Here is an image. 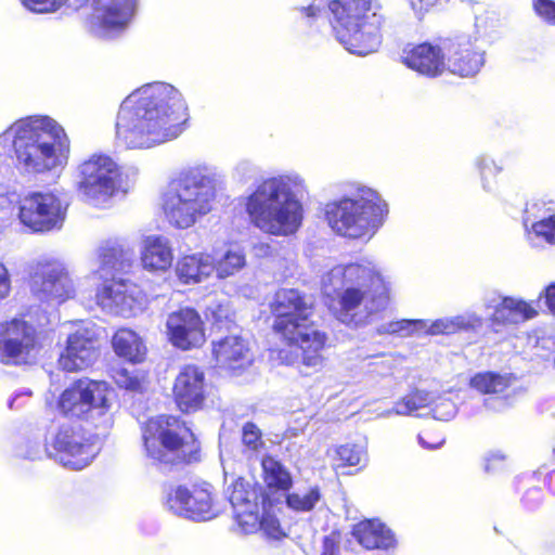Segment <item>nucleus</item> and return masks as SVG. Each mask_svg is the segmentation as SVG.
Here are the masks:
<instances>
[{"label":"nucleus","instance_id":"nucleus-1","mask_svg":"<svg viewBox=\"0 0 555 555\" xmlns=\"http://www.w3.org/2000/svg\"><path fill=\"white\" fill-rule=\"evenodd\" d=\"M188 119L186 102L177 88L159 81L147 83L121 102L116 140L126 149H153L177 139Z\"/></svg>","mask_w":555,"mask_h":555},{"label":"nucleus","instance_id":"nucleus-2","mask_svg":"<svg viewBox=\"0 0 555 555\" xmlns=\"http://www.w3.org/2000/svg\"><path fill=\"white\" fill-rule=\"evenodd\" d=\"M321 289L336 318L352 326L372 322L390 302L389 280L367 258L333 267L322 276Z\"/></svg>","mask_w":555,"mask_h":555},{"label":"nucleus","instance_id":"nucleus-3","mask_svg":"<svg viewBox=\"0 0 555 555\" xmlns=\"http://www.w3.org/2000/svg\"><path fill=\"white\" fill-rule=\"evenodd\" d=\"M9 141L18 169L27 175L60 173L68 164L70 140L63 126L50 116L16 120L0 134V144Z\"/></svg>","mask_w":555,"mask_h":555},{"label":"nucleus","instance_id":"nucleus-4","mask_svg":"<svg viewBox=\"0 0 555 555\" xmlns=\"http://www.w3.org/2000/svg\"><path fill=\"white\" fill-rule=\"evenodd\" d=\"M270 307L275 317L273 327L289 347V350H280L281 361L319 370L324 360L322 350L326 336L310 320L313 310L311 300L297 289L282 288L275 293Z\"/></svg>","mask_w":555,"mask_h":555},{"label":"nucleus","instance_id":"nucleus-5","mask_svg":"<svg viewBox=\"0 0 555 555\" xmlns=\"http://www.w3.org/2000/svg\"><path fill=\"white\" fill-rule=\"evenodd\" d=\"M306 191V181L297 172L263 180L246 198L245 210L251 224L274 236L295 234L304 220L299 195Z\"/></svg>","mask_w":555,"mask_h":555},{"label":"nucleus","instance_id":"nucleus-6","mask_svg":"<svg viewBox=\"0 0 555 555\" xmlns=\"http://www.w3.org/2000/svg\"><path fill=\"white\" fill-rule=\"evenodd\" d=\"M323 2L334 35L348 52L365 56L378 50L386 17L375 0H312L309 5L294 10L314 20L320 15Z\"/></svg>","mask_w":555,"mask_h":555},{"label":"nucleus","instance_id":"nucleus-7","mask_svg":"<svg viewBox=\"0 0 555 555\" xmlns=\"http://www.w3.org/2000/svg\"><path fill=\"white\" fill-rule=\"evenodd\" d=\"M388 204L374 189L351 183L341 196L328 202L324 216L332 231L346 238L371 240L384 225Z\"/></svg>","mask_w":555,"mask_h":555},{"label":"nucleus","instance_id":"nucleus-8","mask_svg":"<svg viewBox=\"0 0 555 555\" xmlns=\"http://www.w3.org/2000/svg\"><path fill=\"white\" fill-rule=\"evenodd\" d=\"M218 175L206 166L189 169L164 194L163 210L170 225L189 229L208 215L217 198Z\"/></svg>","mask_w":555,"mask_h":555},{"label":"nucleus","instance_id":"nucleus-9","mask_svg":"<svg viewBox=\"0 0 555 555\" xmlns=\"http://www.w3.org/2000/svg\"><path fill=\"white\" fill-rule=\"evenodd\" d=\"M146 455L157 463L175 464L189 461L186 448L193 434L177 417L159 415L150 418L142 428Z\"/></svg>","mask_w":555,"mask_h":555},{"label":"nucleus","instance_id":"nucleus-10","mask_svg":"<svg viewBox=\"0 0 555 555\" xmlns=\"http://www.w3.org/2000/svg\"><path fill=\"white\" fill-rule=\"evenodd\" d=\"M112 395L113 390L105 382L82 378L63 391L59 408L70 417L99 418L101 425L108 426Z\"/></svg>","mask_w":555,"mask_h":555},{"label":"nucleus","instance_id":"nucleus-11","mask_svg":"<svg viewBox=\"0 0 555 555\" xmlns=\"http://www.w3.org/2000/svg\"><path fill=\"white\" fill-rule=\"evenodd\" d=\"M120 188V169L107 155L94 154L77 167V190L93 206L105 204Z\"/></svg>","mask_w":555,"mask_h":555},{"label":"nucleus","instance_id":"nucleus-12","mask_svg":"<svg viewBox=\"0 0 555 555\" xmlns=\"http://www.w3.org/2000/svg\"><path fill=\"white\" fill-rule=\"evenodd\" d=\"M66 217V206L53 193L34 192L20 201L18 219L35 233L60 230Z\"/></svg>","mask_w":555,"mask_h":555},{"label":"nucleus","instance_id":"nucleus-13","mask_svg":"<svg viewBox=\"0 0 555 555\" xmlns=\"http://www.w3.org/2000/svg\"><path fill=\"white\" fill-rule=\"evenodd\" d=\"M56 461L64 467L80 470L88 466L99 452L94 437L80 425H62L53 440Z\"/></svg>","mask_w":555,"mask_h":555},{"label":"nucleus","instance_id":"nucleus-14","mask_svg":"<svg viewBox=\"0 0 555 555\" xmlns=\"http://www.w3.org/2000/svg\"><path fill=\"white\" fill-rule=\"evenodd\" d=\"M98 336L94 324H77L67 335L59 357V366L66 372H78L91 366L100 354Z\"/></svg>","mask_w":555,"mask_h":555},{"label":"nucleus","instance_id":"nucleus-15","mask_svg":"<svg viewBox=\"0 0 555 555\" xmlns=\"http://www.w3.org/2000/svg\"><path fill=\"white\" fill-rule=\"evenodd\" d=\"M212 487L209 483H196L191 488L178 486L167 496L168 508L178 516L194 520H209L219 511L212 499Z\"/></svg>","mask_w":555,"mask_h":555},{"label":"nucleus","instance_id":"nucleus-16","mask_svg":"<svg viewBox=\"0 0 555 555\" xmlns=\"http://www.w3.org/2000/svg\"><path fill=\"white\" fill-rule=\"evenodd\" d=\"M96 304L105 311L122 317L141 312L147 302L146 295L127 280H111L96 291Z\"/></svg>","mask_w":555,"mask_h":555},{"label":"nucleus","instance_id":"nucleus-17","mask_svg":"<svg viewBox=\"0 0 555 555\" xmlns=\"http://www.w3.org/2000/svg\"><path fill=\"white\" fill-rule=\"evenodd\" d=\"M33 282L36 291L49 299L65 301L74 297L76 288L64 263L43 257L36 263Z\"/></svg>","mask_w":555,"mask_h":555},{"label":"nucleus","instance_id":"nucleus-18","mask_svg":"<svg viewBox=\"0 0 555 555\" xmlns=\"http://www.w3.org/2000/svg\"><path fill=\"white\" fill-rule=\"evenodd\" d=\"M36 345V331L27 322L13 319L0 325V362L25 363Z\"/></svg>","mask_w":555,"mask_h":555},{"label":"nucleus","instance_id":"nucleus-19","mask_svg":"<svg viewBox=\"0 0 555 555\" xmlns=\"http://www.w3.org/2000/svg\"><path fill=\"white\" fill-rule=\"evenodd\" d=\"M137 0H92L90 31L98 37H111L126 28L134 14Z\"/></svg>","mask_w":555,"mask_h":555},{"label":"nucleus","instance_id":"nucleus-20","mask_svg":"<svg viewBox=\"0 0 555 555\" xmlns=\"http://www.w3.org/2000/svg\"><path fill=\"white\" fill-rule=\"evenodd\" d=\"M486 311L490 312L489 321L494 332L507 325H518L538 315L535 308L517 297L501 296L488 293L482 299Z\"/></svg>","mask_w":555,"mask_h":555},{"label":"nucleus","instance_id":"nucleus-21","mask_svg":"<svg viewBox=\"0 0 555 555\" xmlns=\"http://www.w3.org/2000/svg\"><path fill=\"white\" fill-rule=\"evenodd\" d=\"M446 50V69L460 77H474L485 65L486 51L478 46L477 39L459 37L443 46Z\"/></svg>","mask_w":555,"mask_h":555},{"label":"nucleus","instance_id":"nucleus-22","mask_svg":"<svg viewBox=\"0 0 555 555\" xmlns=\"http://www.w3.org/2000/svg\"><path fill=\"white\" fill-rule=\"evenodd\" d=\"M172 393L182 412L190 413L199 410L206 398L204 371L193 364L184 365L175 379Z\"/></svg>","mask_w":555,"mask_h":555},{"label":"nucleus","instance_id":"nucleus-23","mask_svg":"<svg viewBox=\"0 0 555 555\" xmlns=\"http://www.w3.org/2000/svg\"><path fill=\"white\" fill-rule=\"evenodd\" d=\"M167 334L173 346L182 350L199 347L205 341L203 322L191 308H183L168 315Z\"/></svg>","mask_w":555,"mask_h":555},{"label":"nucleus","instance_id":"nucleus-24","mask_svg":"<svg viewBox=\"0 0 555 555\" xmlns=\"http://www.w3.org/2000/svg\"><path fill=\"white\" fill-rule=\"evenodd\" d=\"M212 352L220 367L234 373L246 369L253 362L247 340L238 335H229L215 341Z\"/></svg>","mask_w":555,"mask_h":555},{"label":"nucleus","instance_id":"nucleus-25","mask_svg":"<svg viewBox=\"0 0 555 555\" xmlns=\"http://www.w3.org/2000/svg\"><path fill=\"white\" fill-rule=\"evenodd\" d=\"M402 62L422 75L437 77L446 70V50L429 43H422L410 50H404Z\"/></svg>","mask_w":555,"mask_h":555},{"label":"nucleus","instance_id":"nucleus-26","mask_svg":"<svg viewBox=\"0 0 555 555\" xmlns=\"http://www.w3.org/2000/svg\"><path fill=\"white\" fill-rule=\"evenodd\" d=\"M140 260L144 270L164 273L172 264L173 248L170 240L163 235H149L142 241Z\"/></svg>","mask_w":555,"mask_h":555},{"label":"nucleus","instance_id":"nucleus-27","mask_svg":"<svg viewBox=\"0 0 555 555\" xmlns=\"http://www.w3.org/2000/svg\"><path fill=\"white\" fill-rule=\"evenodd\" d=\"M176 275L183 284H198L215 272V258L207 253L181 256L176 263Z\"/></svg>","mask_w":555,"mask_h":555},{"label":"nucleus","instance_id":"nucleus-28","mask_svg":"<svg viewBox=\"0 0 555 555\" xmlns=\"http://www.w3.org/2000/svg\"><path fill=\"white\" fill-rule=\"evenodd\" d=\"M135 258V253L129 245L120 243H106L99 249L101 278H106L113 272L128 271Z\"/></svg>","mask_w":555,"mask_h":555},{"label":"nucleus","instance_id":"nucleus-29","mask_svg":"<svg viewBox=\"0 0 555 555\" xmlns=\"http://www.w3.org/2000/svg\"><path fill=\"white\" fill-rule=\"evenodd\" d=\"M524 225L527 229L528 238L532 243L540 240L555 245V214L547 215L546 211H542L539 203L527 206Z\"/></svg>","mask_w":555,"mask_h":555},{"label":"nucleus","instance_id":"nucleus-30","mask_svg":"<svg viewBox=\"0 0 555 555\" xmlns=\"http://www.w3.org/2000/svg\"><path fill=\"white\" fill-rule=\"evenodd\" d=\"M353 535L367 550H389L396 539L389 528L378 519H367L354 526Z\"/></svg>","mask_w":555,"mask_h":555},{"label":"nucleus","instance_id":"nucleus-31","mask_svg":"<svg viewBox=\"0 0 555 555\" xmlns=\"http://www.w3.org/2000/svg\"><path fill=\"white\" fill-rule=\"evenodd\" d=\"M483 325V318L474 311L444 317L433 321L431 336L453 335L460 332H478Z\"/></svg>","mask_w":555,"mask_h":555},{"label":"nucleus","instance_id":"nucleus-32","mask_svg":"<svg viewBox=\"0 0 555 555\" xmlns=\"http://www.w3.org/2000/svg\"><path fill=\"white\" fill-rule=\"evenodd\" d=\"M115 353L131 363H140L146 356V346L142 338L132 330L120 328L113 337Z\"/></svg>","mask_w":555,"mask_h":555},{"label":"nucleus","instance_id":"nucleus-33","mask_svg":"<svg viewBox=\"0 0 555 555\" xmlns=\"http://www.w3.org/2000/svg\"><path fill=\"white\" fill-rule=\"evenodd\" d=\"M262 479L264 485L273 491H286L292 487L293 478L288 469L270 455L261 457Z\"/></svg>","mask_w":555,"mask_h":555},{"label":"nucleus","instance_id":"nucleus-34","mask_svg":"<svg viewBox=\"0 0 555 555\" xmlns=\"http://www.w3.org/2000/svg\"><path fill=\"white\" fill-rule=\"evenodd\" d=\"M515 378L511 374L481 372L470 378V387L481 393H500L512 386Z\"/></svg>","mask_w":555,"mask_h":555},{"label":"nucleus","instance_id":"nucleus-35","mask_svg":"<svg viewBox=\"0 0 555 555\" xmlns=\"http://www.w3.org/2000/svg\"><path fill=\"white\" fill-rule=\"evenodd\" d=\"M215 258V271L219 279H227L241 271L246 264L244 251L238 247H230Z\"/></svg>","mask_w":555,"mask_h":555},{"label":"nucleus","instance_id":"nucleus-36","mask_svg":"<svg viewBox=\"0 0 555 555\" xmlns=\"http://www.w3.org/2000/svg\"><path fill=\"white\" fill-rule=\"evenodd\" d=\"M321 499L318 486L297 488L286 495V505L295 512H310L321 502Z\"/></svg>","mask_w":555,"mask_h":555},{"label":"nucleus","instance_id":"nucleus-37","mask_svg":"<svg viewBox=\"0 0 555 555\" xmlns=\"http://www.w3.org/2000/svg\"><path fill=\"white\" fill-rule=\"evenodd\" d=\"M475 166L478 169L480 182L483 191L492 193L496 190V177L502 172L503 166L488 155H479L475 159Z\"/></svg>","mask_w":555,"mask_h":555},{"label":"nucleus","instance_id":"nucleus-38","mask_svg":"<svg viewBox=\"0 0 555 555\" xmlns=\"http://www.w3.org/2000/svg\"><path fill=\"white\" fill-rule=\"evenodd\" d=\"M428 405L429 392L416 390L403 397L400 401L396 402L393 409L385 411L380 415L385 417L390 416L391 414L410 415L422 408H427Z\"/></svg>","mask_w":555,"mask_h":555},{"label":"nucleus","instance_id":"nucleus-39","mask_svg":"<svg viewBox=\"0 0 555 555\" xmlns=\"http://www.w3.org/2000/svg\"><path fill=\"white\" fill-rule=\"evenodd\" d=\"M242 441L244 452L248 456H263L266 454V443L262 440L260 429L254 423H246L242 430Z\"/></svg>","mask_w":555,"mask_h":555},{"label":"nucleus","instance_id":"nucleus-40","mask_svg":"<svg viewBox=\"0 0 555 555\" xmlns=\"http://www.w3.org/2000/svg\"><path fill=\"white\" fill-rule=\"evenodd\" d=\"M234 513V519L242 533L249 534L259 530V504L247 503V506Z\"/></svg>","mask_w":555,"mask_h":555},{"label":"nucleus","instance_id":"nucleus-41","mask_svg":"<svg viewBox=\"0 0 555 555\" xmlns=\"http://www.w3.org/2000/svg\"><path fill=\"white\" fill-rule=\"evenodd\" d=\"M257 493L254 489H249L248 485L243 478H237L232 483V489L229 492V501L232 505L233 512L247 506V503L258 502Z\"/></svg>","mask_w":555,"mask_h":555},{"label":"nucleus","instance_id":"nucleus-42","mask_svg":"<svg viewBox=\"0 0 555 555\" xmlns=\"http://www.w3.org/2000/svg\"><path fill=\"white\" fill-rule=\"evenodd\" d=\"M428 408H430V413L435 420L443 422L452 420L457 413L456 404L450 398L441 396L434 398L430 393Z\"/></svg>","mask_w":555,"mask_h":555},{"label":"nucleus","instance_id":"nucleus-43","mask_svg":"<svg viewBox=\"0 0 555 555\" xmlns=\"http://www.w3.org/2000/svg\"><path fill=\"white\" fill-rule=\"evenodd\" d=\"M336 455L340 465L357 466L366 461L365 450L356 444H345L336 449Z\"/></svg>","mask_w":555,"mask_h":555},{"label":"nucleus","instance_id":"nucleus-44","mask_svg":"<svg viewBox=\"0 0 555 555\" xmlns=\"http://www.w3.org/2000/svg\"><path fill=\"white\" fill-rule=\"evenodd\" d=\"M22 4L34 13H54L67 5L69 0H21Z\"/></svg>","mask_w":555,"mask_h":555},{"label":"nucleus","instance_id":"nucleus-45","mask_svg":"<svg viewBox=\"0 0 555 555\" xmlns=\"http://www.w3.org/2000/svg\"><path fill=\"white\" fill-rule=\"evenodd\" d=\"M259 530H261L268 539L272 540H279L285 535L280 526L279 519L269 512H264L262 514L259 522Z\"/></svg>","mask_w":555,"mask_h":555},{"label":"nucleus","instance_id":"nucleus-46","mask_svg":"<svg viewBox=\"0 0 555 555\" xmlns=\"http://www.w3.org/2000/svg\"><path fill=\"white\" fill-rule=\"evenodd\" d=\"M532 7L535 14L545 23L555 25V1L553 0H532Z\"/></svg>","mask_w":555,"mask_h":555},{"label":"nucleus","instance_id":"nucleus-47","mask_svg":"<svg viewBox=\"0 0 555 555\" xmlns=\"http://www.w3.org/2000/svg\"><path fill=\"white\" fill-rule=\"evenodd\" d=\"M412 320L403 319L399 321H392L386 324H383L378 328L379 334H398L400 336L406 337L412 336Z\"/></svg>","mask_w":555,"mask_h":555},{"label":"nucleus","instance_id":"nucleus-48","mask_svg":"<svg viewBox=\"0 0 555 555\" xmlns=\"http://www.w3.org/2000/svg\"><path fill=\"white\" fill-rule=\"evenodd\" d=\"M233 175L238 181H247L257 175V167L250 160L242 159L234 166Z\"/></svg>","mask_w":555,"mask_h":555},{"label":"nucleus","instance_id":"nucleus-49","mask_svg":"<svg viewBox=\"0 0 555 555\" xmlns=\"http://www.w3.org/2000/svg\"><path fill=\"white\" fill-rule=\"evenodd\" d=\"M438 1L439 0H409V3L415 15L422 17L436 7Z\"/></svg>","mask_w":555,"mask_h":555},{"label":"nucleus","instance_id":"nucleus-50","mask_svg":"<svg viewBox=\"0 0 555 555\" xmlns=\"http://www.w3.org/2000/svg\"><path fill=\"white\" fill-rule=\"evenodd\" d=\"M208 310L216 323H222L230 317L231 309L228 304H212Z\"/></svg>","mask_w":555,"mask_h":555},{"label":"nucleus","instance_id":"nucleus-51","mask_svg":"<svg viewBox=\"0 0 555 555\" xmlns=\"http://www.w3.org/2000/svg\"><path fill=\"white\" fill-rule=\"evenodd\" d=\"M115 379L120 387L129 390H137L140 386L139 379L134 376L128 375L124 370L117 373Z\"/></svg>","mask_w":555,"mask_h":555},{"label":"nucleus","instance_id":"nucleus-52","mask_svg":"<svg viewBox=\"0 0 555 555\" xmlns=\"http://www.w3.org/2000/svg\"><path fill=\"white\" fill-rule=\"evenodd\" d=\"M433 321L428 320H412V335H431Z\"/></svg>","mask_w":555,"mask_h":555},{"label":"nucleus","instance_id":"nucleus-53","mask_svg":"<svg viewBox=\"0 0 555 555\" xmlns=\"http://www.w3.org/2000/svg\"><path fill=\"white\" fill-rule=\"evenodd\" d=\"M31 396V391L29 389L23 388L14 392V395L8 400V406L10 409H17L24 404L23 398H28Z\"/></svg>","mask_w":555,"mask_h":555},{"label":"nucleus","instance_id":"nucleus-54","mask_svg":"<svg viewBox=\"0 0 555 555\" xmlns=\"http://www.w3.org/2000/svg\"><path fill=\"white\" fill-rule=\"evenodd\" d=\"M10 292V278L7 268L0 263V300L4 299Z\"/></svg>","mask_w":555,"mask_h":555},{"label":"nucleus","instance_id":"nucleus-55","mask_svg":"<svg viewBox=\"0 0 555 555\" xmlns=\"http://www.w3.org/2000/svg\"><path fill=\"white\" fill-rule=\"evenodd\" d=\"M505 457L501 453H493L487 459V463L485 466V469L490 473L495 470L496 465L502 464L504 462Z\"/></svg>","mask_w":555,"mask_h":555},{"label":"nucleus","instance_id":"nucleus-56","mask_svg":"<svg viewBox=\"0 0 555 555\" xmlns=\"http://www.w3.org/2000/svg\"><path fill=\"white\" fill-rule=\"evenodd\" d=\"M545 302L548 310L555 314V283L551 284L545 289Z\"/></svg>","mask_w":555,"mask_h":555},{"label":"nucleus","instance_id":"nucleus-57","mask_svg":"<svg viewBox=\"0 0 555 555\" xmlns=\"http://www.w3.org/2000/svg\"><path fill=\"white\" fill-rule=\"evenodd\" d=\"M339 547L333 538L326 537L324 539V551L322 555H338Z\"/></svg>","mask_w":555,"mask_h":555},{"label":"nucleus","instance_id":"nucleus-58","mask_svg":"<svg viewBox=\"0 0 555 555\" xmlns=\"http://www.w3.org/2000/svg\"><path fill=\"white\" fill-rule=\"evenodd\" d=\"M418 442L423 447V448H426V449H429V450H434V449H437L439 448L441 444H442V441L436 443V444H429L427 443L424 438L420 435L418 436Z\"/></svg>","mask_w":555,"mask_h":555},{"label":"nucleus","instance_id":"nucleus-59","mask_svg":"<svg viewBox=\"0 0 555 555\" xmlns=\"http://www.w3.org/2000/svg\"><path fill=\"white\" fill-rule=\"evenodd\" d=\"M39 455H40L39 443H37L36 447L30 452L24 454L25 457L30 459V460H35V459L39 457Z\"/></svg>","mask_w":555,"mask_h":555},{"label":"nucleus","instance_id":"nucleus-60","mask_svg":"<svg viewBox=\"0 0 555 555\" xmlns=\"http://www.w3.org/2000/svg\"><path fill=\"white\" fill-rule=\"evenodd\" d=\"M547 486H548L550 491L555 494V470H553L548 474Z\"/></svg>","mask_w":555,"mask_h":555},{"label":"nucleus","instance_id":"nucleus-61","mask_svg":"<svg viewBox=\"0 0 555 555\" xmlns=\"http://www.w3.org/2000/svg\"><path fill=\"white\" fill-rule=\"evenodd\" d=\"M260 248H261V249H264V248H266V249H268V248H269V245H261V246H260Z\"/></svg>","mask_w":555,"mask_h":555}]
</instances>
